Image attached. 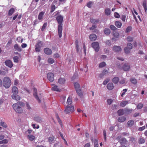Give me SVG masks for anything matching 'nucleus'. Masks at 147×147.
<instances>
[{"label": "nucleus", "instance_id": "f257e3e1", "mask_svg": "<svg viewBox=\"0 0 147 147\" xmlns=\"http://www.w3.org/2000/svg\"><path fill=\"white\" fill-rule=\"evenodd\" d=\"M63 17L59 15L57 16L56 18V20L59 24L58 26V33L59 38H61L62 36V24L63 20Z\"/></svg>", "mask_w": 147, "mask_h": 147}, {"label": "nucleus", "instance_id": "f03ea898", "mask_svg": "<svg viewBox=\"0 0 147 147\" xmlns=\"http://www.w3.org/2000/svg\"><path fill=\"white\" fill-rule=\"evenodd\" d=\"M24 106V103L21 102H18L17 103L14 104L13 105V107L15 111L17 113H22L23 111V110L21 107Z\"/></svg>", "mask_w": 147, "mask_h": 147}, {"label": "nucleus", "instance_id": "7ed1b4c3", "mask_svg": "<svg viewBox=\"0 0 147 147\" xmlns=\"http://www.w3.org/2000/svg\"><path fill=\"white\" fill-rule=\"evenodd\" d=\"M11 81L9 78L5 77L4 78L3 83V86L6 88H9L11 85Z\"/></svg>", "mask_w": 147, "mask_h": 147}, {"label": "nucleus", "instance_id": "20e7f679", "mask_svg": "<svg viewBox=\"0 0 147 147\" xmlns=\"http://www.w3.org/2000/svg\"><path fill=\"white\" fill-rule=\"evenodd\" d=\"M43 45V42L40 40H39L36 43L35 46V50L36 52H39L40 51V48L42 47Z\"/></svg>", "mask_w": 147, "mask_h": 147}, {"label": "nucleus", "instance_id": "39448f33", "mask_svg": "<svg viewBox=\"0 0 147 147\" xmlns=\"http://www.w3.org/2000/svg\"><path fill=\"white\" fill-rule=\"evenodd\" d=\"M74 111V106L67 105L66 107L64 113L65 114H67L70 112L71 113L73 112Z\"/></svg>", "mask_w": 147, "mask_h": 147}, {"label": "nucleus", "instance_id": "423d86ee", "mask_svg": "<svg viewBox=\"0 0 147 147\" xmlns=\"http://www.w3.org/2000/svg\"><path fill=\"white\" fill-rule=\"evenodd\" d=\"M92 46L96 52L98 51L99 49V44L97 42H94L92 43Z\"/></svg>", "mask_w": 147, "mask_h": 147}, {"label": "nucleus", "instance_id": "0eeeda50", "mask_svg": "<svg viewBox=\"0 0 147 147\" xmlns=\"http://www.w3.org/2000/svg\"><path fill=\"white\" fill-rule=\"evenodd\" d=\"M47 79L50 82H53L54 80V75L52 73H49L47 75Z\"/></svg>", "mask_w": 147, "mask_h": 147}, {"label": "nucleus", "instance_id": "6e6552de", "mask_svg": "<svg viewBox=\"0 0 147 147\" xmlns=\"http://www.w3.org/2000/svg\"><path fill=\"white\" fill-rule=\"evenodd\" d=\"M33 95L35 98L36 99L39 103L40 102V98L37 95V90L35 88H33Z\"/></svg>", "mask_w": 147, "mask_h": 147}, {"label": "nucleus", "instance_id": "1a4fd4ad", "mask_svg": "<svg viewBox=\"0 0 147 147\" xmlns=\"http://www.w3.org/2000/svg\"><path fill=\"white\" fill-rule=\"evenodd\" d=\"M113 50L116 52L121 51V47L118 46H114L113 47Z\"/></svg>", "mask_w": 147, "mask_h": 147}, {"label": "nucleus", "instance_id": "9d476101", "mask_svg": "<svg viewBox=\"0 0 147 147\" xmlns=\"http://www.w3.org/2000/svg\"><path fill=\"white\" fill-rule=\"evenodd\" d=\"M122 68L124 71H126L129 70L130 68V66L128 63H125L123 65Z\"/></svg>", "mask_w": 147, "mask_h": 147}, {"label": "nucleus", "instance_id": "9b49d317", "mask_svg": "<svg viewBox=\"0 0 147 147\" xmlns=\"http://www.w3.org/2000/svg\"><path fill=\"white\" fill-rule=\"evenodd\" d=\"M34 120L37 123H41L43 121V119L38 116H36L34 117Z\"/></svg>", "mask_w": 147, "mask_h": 147}, {"label": "nucleus", "instance_id": "f8f14e48", "mask_svg": "<svg viewBox=\"0 0 147 147\" xmlns=\"http://www.w3.org/2000/svg\"><path fill=\"white\" fill-rule=\"evenodd\" d=\"M5 65L8 67L11 68L13 66V64L11 61L10 60H6L5 61Z\"/></svg>", "mask_w": 147, "mask_h": 147}, {"label": "nucleus", "instance_id": "ddd939ff", "mask_svg": "<svg viewBox=\"0 0 147 147\" xmlns=\"http://www.w3.org/2000/svg\"><path fill=\"white\" fill-rule=\"evenodd\" d=\"M44 51L45 53L47 55H50L52 53L51 50L48 48H45Z\"/></svg>", "mask_w": 147, "mask_h": 147}, {"label": "nucleus", "instance_id": "4468645a", "mask_svg": "<svg viewBox=\"0 0 147 147\" xmlns=\"http://www.w3.org/2000/svg\"><path fill=\"white\" fill-rule=\"evenodd\" d=\"M14 49L20 52L22 51V49L17 44H15L14 46Z\"/></svg>", "mask_w": 147, "mask_h": 147}, {"label": "nucleus", "instance_id": "2eb2a0df", "mask_svg": "<svg viewBox=\"0 0 147 147\" xmlns=\"http://www.w3.org/2000/svg\"><path fill=\"white\" fill-rule=\"evenodd\" d=\"M12 92L13 94H17L18 93V88L16 86H13L12 89Z\"/></svg>", "mask_w": 147, "mask_h": 147}, {"label": "nucleus", "instance_id": "dca6fc26", "mask_svg": "<svg viewBox=\"0 0 147 147\" xmlns=\"http://www.w3.org/2000/svg\"><path fill=\"white\" fill-rule=\"evenodd\" d=\"M127 141L125 138H121L119 142L121 145L125 144H126Z\"/></svg>", "mask_w": 147, "mask_h": 147}, {"label": "nucleus", "instance_id": "f3484780", "mask_svg": "<svg viewBox=\"0 0 147 147\" xmlns=\"http://www.w3.org/2000/svg\"><path fill=\"white\" fill-rule=\"evenodd\" d=\"M107 88L109 90L113 89L114 88L113 84L112 83H109L107 86Z\"/></svg>", "mask_w": 147, "mask_h": 147}, {"label": "nucleus", "instance_id": "a211bd4d", "mask_svg": "<svg viewBox=\"0 0 147 147\" xmlns=\"http://www.w3.org/2000/svg\"><path fill=\"white\" fill-rule=\"evenodd\" d=\"M96 38L97 37L96 35L94 34H91L89 37V38L91 41L96 40Z\"/></svg>", "mask_w": 147, "mask_h": 147}, {"label": "nucleus", "instance_id": "6ab92c4d", "mask_svg": "<svg viewBox=\"0 0 147 147\" xmlns=\"http://www.w3.org/2000/svg\"><path fill=\"white\" fill-rule=\"evenodd\" d=\"M126 120V118L124 116L119 117L118 119V121L119 122H124Z\"/></svg>", "mask_w": 147, "mask_h": 147}, {"label": "nucleus", "instance_id": "aec40b11", "mask_svg": "<svg viewBox=\"0 0 147 147\" xmlns=\"http://www.w3.org/2000/svg\"><path fill=\"white\" fill-rule=\"evenodd\" d=\"M119 81V78L117 77H114L112 79V82L115 84H117Z\"/></svg>", "mask_w": 147, "mask_h": 147}, {"label": "nucleus", "instance_id": "412c9836", "mask_svg": "<svg viewBox=\"0 0 147 147\" xmlns=\"http://www.w3.org/2000/svg\"><path fill=\"white\" fill-rule=\"evenodd\" d=\"M76 91V92L77 93L78 95L80 96V97L81 98H82L83 97V94L82 93V90L81 89L77 90Z\"/></svg>", "mask_w": 147, "mask_h": 147}, {"label": "nucleus", "instance_id": "4be33fe9", "mask_svg": "<svg viewBox=\"0 0 147 147\" xmlns=\"http://www.w3.org/2000/svg\"><path fill=\"white\" fill-rule=\"evenodd\" d=\"M52 89L54 91H57V92H60L61 91V90L60 89H59L58 88L57 86L54 85L52 87Z\"/></svg>", "mask_w": 147, "mask_h": 147}, {"label": "nucleus", "instance_id": "5701e85b", "mask_svg": "<svg viewBox=\"0 0 147 147\" xmlns=\"http://www.w3.org/2000/svg\"><path fill=\"white\" fill-rule=\"evenodd\" d=\"M11 96L13 99H14L16 100H18L20 99V97L17 94H13Z\"/></svg>", "mask_w": 147, "mask_h": 147}, {"label": "nucleus", "instance_id": "b1692460", "mask_svg": "<svg viewBox=\"0 0 147 147\" xmlns=\"http://www.w3.org/2000/svg\"><path fill=\"white\" fill-rule=\"evenodd\" d=\"M74 84L75 88L76 90L81 89L80 88V86L78 83L75 82Z\"/></svg>", "mask_w": 147, "mask_h": 147}, {"label": "nucleus", "instance_id": "393cba45", "mask_svg": "<svg viewBox=\"0 0 147 147\" xmlns=\"http://www.w3.org/2000/svg\"><path fill=\"white\" fill-rule=\"evenodd\" d=\"M117 113L118 115L121 116L123 115L124 114V110L123 109H120L117 111Z\"/></svg>", "mask_w": 147, "mask_h": 147}, {"label": "nucleus", "instance_id": "a878e982", "mask_svg": "<svg viewBox=\"0 0 147 147\" xmlns=\"http://www.w3.org/2000/svg\"><path fill=\"white\" fill-rule=\"evenodd\" d=\"M90 21L93 24H96L99 21V19H93L90 18Z\"/></svg>", "mask_w": 147, "mask_h": 147}, {"label": "nucleus", "instance_id": "bb28decb", "mask_svg": "<svg viewBox=\"0 0 147 147\" xmlns=\"http://www.w3.org/2000/svg\"><path fill=\"white\" fill-rule=\"evenodd\" d=\"M134 123V121L133 120L129 121L127 123V126L129 127L132 126Z\"/></svg>", "mask_w": 147, "mask_h": 147}, {"label": "nucleus", "instance_id": "cd10ccee", "mask_svg": "<svg viewBox=\"0 0 147 147\" xmlns=\"http://www.w3.org/2000/svg\"><path fill=\"white\" fill-rule=\"evenodd\" d=\"M65 80L64 78H61L59 79L58 82L61 84H63L65 83Z\"/></svg>", "mask_w": 147, "mask_h": 147}, {"label": "nucleus", "instance_id": "c85d7f7f", "mask_svg": "<svg viewBox=\"0 0 147 147\" xmlns=\"http://www.w3.org/2000/svg\"><path fill=\"white\" fill-rule=\"evenodd\" d=\"M122 24V23L119 21H116L115 22L116 26L119 28H120L121 27Z\"/></svg>", "mask_w": 147, "mask_h": 147}, {"label": "nucleus", "instance_id": "c756f323", "mask_svg": "<svg viewBox=\"0 0 147 147\" xmlns=\"http://www.w3.org/2000/svg\"><path fill=\"white\" fill-rule=\"evenodd\" d=\"M105 13L107 16H109L111 14V10L109 8H107L105 10Z\"/></svg>", "mask_w": 147, "mask_h": 147}, {"label": "nucleus", "instance_id": "7c9ffc66", "mask_svg": "<svg viewBox=\"0 0 147 147\" xmlns=\"http://www.w3.org/2000/svg\"><path fill=\"white\" fill-rule=\"evenodd\" d=\"M110 32L111 31L110 29L109 28H106L104 30V33L106 35H109L110 34Z\"/></svg>", "mask_w": 147, "mask_h": 147}, {"label": "nucleus", "instance_id": "2f4dec72", "mask_svg": "<svg viewBox=\"0 0 147 147\" xmlns=\"http://www.w3.org/2000/svg\"><path fill=\"white\" fill-rule=\"evenodd\" d=\"M125 52V53L127 54H129L131 51V49H130L129 48H128V47H126L124 49Z\"/></svg>", "mask_w": 147, "mask_h": 147}, {"label": "nucleus", "instance_id": "473e14b6", "mask_svg": "<svg viewBox=\"0 0 147 147\" xmlns=\"http://www.w3.org/2000/svg\"><path fill=\"white\" fill-rule=\"evenodd\" d=\"M15 10L13 8L11 9L9 11L8 15L9 16L11 15L14 12Z\"/></svg>", "mask_w": 147, "mask_h": 147}, {"label": "nucleus", "instance_id": "72a5a7b5", "mask_svg": "<svg viewBox=\"0 0 147 147\" xmlns=\"http://www.w3.org/2000/svg\"><path fill=\"white\" fill-rule=\"evenodd\" d=\"M28 139L30 141H33L35 138L34 136L32 135H29L28 136Z\"/></svg>", "mask_w": 147, "mask_h": 147}, {"label": "nucleus", "instance_id": "f704fd0d", "mask_svg": "<svg viewBox=\"0 0 147 147\" xmlns=\"http://www.w3.org/2000/svg\"><path fill=\"white\" fill-rule=\"evenodd\" d=\"M72 103V101L71 98L70 97H69L67 100V104L68 105H70Z\"/></svg>", "mask_w": 147, "mask_h": 147}, {"label": "nucleus", "instance_id": "c9c22d12", "mask_svg": "<svg viewBox=\"0 0 147 147\" xmlns=\"http://www.w3.org/2000/svg\"><path fill=\"white\" fill-rule=\"evenodd\" d=\"M128 103V101H125L121 102L120 104L121 106L122 107H124Z\"/></svg>", "mask_w": 147, "mask_h": 147}, {"label": "nucleus", "instance_id": "e433bc0d", "mask_svg": "<svg viewBox=\"0 0 147 147\" xmlns=\"http://www.w3.org/2000/svg\"><path fill=\"white\" fill-rule=\"evenodd\" d=\"M44 12H41L39 13L38 16V19L39 20H40L42 19V16L44 14Z\"/></svg>", "mask_w": 147, "mask_h": 147}, {"label": "nucleus", "instance_id": "4c0bfd02", "mask_svg": "<svg viewBox=\"0 0 147 147\" xmlns=\"http://www.w3.org/2000/svg\"><path fill=\"white\" fill-rule=\"evenodd\" d=\"M143 6L144 8L145 12H146L147 9L146 2L145 1H144L143 2Z\"/></svg>", "mask_w": 147, "mask_h": 147}, {"label": "nucleus", "instance_id": "58836bf2", "mask_svg": "<svg viewBox=\"0 0 147 147\" xmlns=\"http://www.w3.org/2000/svg\"><path fill=\"white\" fill-rule=\"evenodd\" d=\"M132 30V27L131 26H128L126 29L125 32L128 33L130 32Z\"/></svg>", "mask_w": 147, "mask_h": 147}, {"label": "nucleus", "instance_id": "ea45409f", "mask_svg": "<svg viewBox=\"0 0 147 147\" xmlns=\"http://www.w3.org/2000/svg\"><path fill=\"white\" fill-rule=\"evenodd\" d=\"M113 36L116 38H118L119 36V34L117 32H113Z\"/></svg>", "mask_w": 147, "mask_h": 147}, {"label": "nucleus", "instance_id": "a19ab883", "mask_svg": "<svg viewBox=\"0 0 147 147\" xmlns=\"http://www.w3.org/2000/svg\"><path fill=\"white\" fill-rule=\"evenodd\" d=\"M75 44H76V51L77 52H78L79 51L78 49V41L77 40H76L75 41Z\"/></svg>", "mask_w": 147, "mask_h": 147}, {"label": "nucleus", "instance_id": "79ce46f5", "mask_svg": "<svg viewBox=\"0 0 147 147\" xmlns=\"http://www.w3.org/2000/svg\"><path fill=\"white\" fill-rule=\"evenodd\" d=\"M55 61L54 60L51 58H49L48 59V62L49 63L52 64L54 63Z\"/></svg>", "mask_w": 147, "mask_h": 147}, {"label": "nucleus", "instance_id": "37998d69", "mask_svg": "<svg viewBox=\"0 0 147 147\" xmlns=\"http://www.w3.org/2000/svg\"><path fill=\"white\" fill-rule=\"evenodd\" d=\"M106 65V64L105 62H103L100 63L99 67L100 68H102L105 66Z\"/></svg>", "mask_w": 147, "mask_h": 147}, {"label": "nucleus", "instance_id": "c03bdc74", "mask_svg": "<svg viewBox=\"0 0 147 147\" xmlns=\"http://www.w3.org/2000/svg\"><path fill=\"white\" fill-rule=\"evenodd\" d=\"M110 29L112 30L115 31L117 29V28L114 25H111L110 26Z\"/></svg>", "mask_w": 147, "mask_h": 147}, {"label": "nucleus", "instance_id": "a18cd8bd", "mask_svg": "<svg viewBox=\"0 0 147 147\" xmlns=\"http://www.w3.org/2000/svg\"><path fill=\"white\" fill-rule=\"evenodd\" d=\"M55 9V6L54 4H52L51 9V12H53Z\"/></svg>", "mask_w": 147, "mask_h": 147}, {"label": "nucleus", "instance_id": "49530a36", "mask_svg": "<svg viewBox=\"0 0 147 147\" xmlns=\"http://www.w3.org/2000/svg\"><path fill=\"white\" fill-rule=\"evenodd\" d=\"M130 81L131 82L134 84H136L137 83V81L134 78H131V79Z\"/></svg>", "mask_w": 147, "mask_h": 147}, {"label": "nucleus", "instance_id": "de8ad7c7", "mask_svg": "<svg viewBox=\"0 0 147 147\" xmlns=\"http://www.w3.org/2000/svg\"><path fill=\"white\" fill-rule=\"evenodd\" d=\"M18 59H19V58L18 56H15L13 58L14 61L15 62H16V63L18 62Z\"/></svg>", "mask_w": 147, "mask_h": 147}, {"label": "nucleus", "instance_id": "09e8293b", "mask_svg": "<svg viewBox=\"0 0 147 147\" xmlns=\"http://www.w3.org/2000/svg\"><path fill=\"white\" fill-rule=\"evenodd\" d=\"M127 40L128 42H131L133 40V38L130 36H129L127 37Z\"/></svg>", "mask_w": 147, "mask_h": 147}, {"label": "nucleus", "instance_id": "8fccbe9b", "mask_svg": "<svg viewBox=\"0 0 147 147\" xmlns=\"http://www.w3.org/2000/svg\"><path fill=\"white\" fill-rule=\"evenodd\" d=\"M0 125L5 128L7 127V125L6 123L3 121H2L0 123Z\"/></svg>", "mask_w": 147, "mask_h": 147}, {"label": "nucleus", "instance_id": "3c124183", "mask_svg": "<svg viewBox=\"0 0 147 147\" xmlns=\"http://www.w3.org/2000/svg\"><path fill=\"white\" fill-rule=\"evenodd\" d=\"M103 136L104 137V140L105 141L106 140V132L105 130H104L103 131Z\"/></svg>", "mask_w": 147, "mask_h": 147}, {"label": "nucleus", "instance_id": "603ef678", "mask_svg": "<svg viewBox=\"0 0 147 147\" xmlns=\"http://www.w3.org/2000/svg\"><path fill=\"white\" fill-rule=\"evenodd\" d=\"M127 47L129 48L130 49H131L132 48V44L130 43H128L127 44Z\"/></svg>", "mask_w": 147, "mask_h": 147}, {"label": "nucleus", "instance_id": "864d4df0", "mask_svg": "<svg viewBox=\"0 0 147 147\" xmlns=\"http://www.w3.org/2000/svg\"><path fill=\"white\" fill-rule=\"evenodd\" d=\"M47 23H45L44 24L41 28V30L42 31H43L44 30L45 28L47 26Z\"/></svg>", "mask_w": 147, "mask_h": 147}, {"label": "nucleus", "instance_id": "5fc2aeb1", "mask_svg": "<svg viewBox=\"0 0 147 147\" xmlns=\"http://www.w3.org/2000/svg\"><path fill=\"white\" fill-rule=\"evenodd\" d=\"M145 141V140L144 139L141 138L139 140V143L140 144H143L144 142Z\"/></svg>", "mask_w": 147, "mask_h": 147}, {"label": "nucleus", "instance_id": "6e6d98bb", "mask_svg": "<svg viewBox=\"0 0 147 147\" xmlns=\"http://www.w3.org/2000/svg\"><path fill=\"white\" fill-rule=\"evenodd\" d=\"M114 16L116 18H119L120 17V16L119 14L117 12L114 13Z\"/></svg>", "mask_w": 147, "mask_h": 147}, {"label": "nucleus", "instance_id": "4d7b16f0", "mask_svg": "<svg viewBox=\"0 0 147 147\" xmlns=\"http://www.w3.org/2000/svg\"><path fill=\"white\" fill-rule=\"evenodd\" d=\"M117 105H112V109L113 110H116L117 108Z\"/></svg>", "mask_w": 147, "mask_h": 147}, {"label": "nucleus", "instance_id": "13d9d810", "mask_svg": "<svg viewBox=\"0 0 147 147\" xmlns=\"http://www.w3.org/2000/svg\"><path fill=\"white\" fill-rule=\"evenodd\" d=\"M113 101V100L111 99H108L107 100V102L109 105H111L112 102Z\"/></svg>", "mask_w": 147, "mask_h": 147}, {"label": "nucleus", "instance_id": "bf43d9fd", "mask_svg": "<svg viewBox=\"0 0 147 147\" xmlns=\"http://www.w3.org/2000/svg\"><path fill=\"white\" fill-rule=\"evenodd\" d=\"M109 81V79H106L103 82V84L104 85H106L107 84V83Z\"/></svg>", "mask_w": 147, "mask_h": 147}, {"label": "nucleus", "instance_id": "052dcab7", "mask_svg": "<svg viewBox=\"0 0 147 147\" xmlns=\"http://www.w3.org/2000/svg\"><path fill=\"white\" fill-rule=\"evenodd\" d=\"M105 43L106 45H107L108 46H110L111 44V42L109 40H107L105 41Z\"/></svg>", "mask_w": 147, "mask_h": 147}, {"label": "nucleus", "instance_id": "680f3d73", "mask_svg": "<svg viewBox=\"0 0 147 147\" xmlns=\"http://www.w3.org/2000/svg\"><path fill=\"white\" fill-rule=\"evenodd\" d=\"M145 128V126H144L142 127H140L138 128V130L142 131Z\"/></svg>", "mask_w": 147, "mask_h": 147}, {"label": "nucleus", "instance_id": "e2e57ef3", "mask_svg": "<svg viewBox=\"0 0 147 147\" xmlns=\"http://www.w3.org/2000/svg\"><path fill=\"white\" fill-rule=\"evenodd\" d=\"M92 2L91 1L89 2L87 4V6L89 8H91V5Z\"/></svg>", "mask_w": 147, "mask_h": 147}, {"label": "nucleus", "instance_id": "0e129e2a", "mask_svg": "<svg viewBox=\"0 0 147 147\" xmlns=\"http://www.w3.org/2000/svg\"><path fill=\"white\" fill-rule=\"evenodd\" d=\"M96 28V25H93L90 28V30H94V29Z\"/></svg>", "mask_w": 147, "mask_h": 147}, {"label": "nucleus", "instance_id": "69168bd1", "mask_svg": "<svg viewBox=\"0 0 147 147\" xmlns=\"http://www.w3.org/2000/svg\"><path fill=\"white\" fill-rule=\"evenodd\" d=\"M26 106L27 107V109H29V110H30V109H31V107L30 106L28 103L27 102H26Z\"/></svg>", "mask_w": 147, "mask_h": 147}, {"label": "nucleus", "instance_id": "338daca9", "mask_svg": "<svg viewBox=\"0 0 147 147\" xmlns=\"http://www.w3.org/2000/svg\"><path fill=\"white\" fill-rule=\"evenodd\" d=\"M125 80L124 79H122L119 82L121 84H123L125 83Z\"/></svg>", "mask_w": 147, "mask_h": 147}, {"label": "nucleus", "instance_id": "774afa93", "mask_svg": "<svg viewBox=\"0 0 147 147\" xmlns=\"http://www.w3.org/2000/svg\"><path fill=\"white\" fill-rule=\"evenodd\" d=\"M54 140V138L53 137H49V142H51Z\"/></svg>", "mask_w": 147, "mask_h": 147}]
</instances>
